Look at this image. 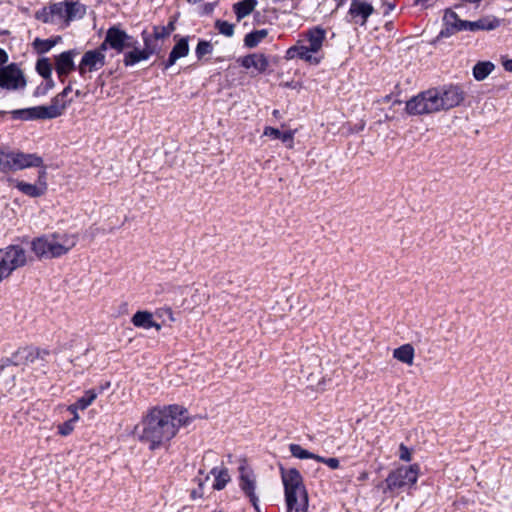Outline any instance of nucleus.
Here are the masks:
<instances>
[{"label": "nucleus", "instance_id": "3c124183", "mask_svg": "<svg viewBox=\"0 0 512 512\" xmlns=\"http://www.w3.org/2000/svg\"><path fill=\"white\" fill-rule=\"evenodd\" d=\"M44 80H45V82L43 83V85L46 87V89L49 92L55 86L54 80L52 79V75L49 76V78H44Z\"/></svg>", "mask_w": 512, "mask_h": 512}, {"label": "nucleus", "instance_id": "39448f33", "mask_svg": "<svg viewBox=\"0 0 512 512\" xmlns=\"http://www.w3.org/2000/svg\"><path fill=\"white\" fill-rule=\"evenodd\" d=\"M28 167H43V159L34 153L0 151V172L7 173Z\"/></svg>", "mask_w": 512, "mask_h": 512}, {"label": "nucleus", "instance_id": "6e6552de", "mask_svg": "<svg viewBox=\"0 0 512 512\" xmlns=\"http://www.w3.org/2000/svg\"><path fill=\"white\" fill-rule=\"evenodd\" d=\"M419 465L413 464L408 467L402 466L391 471L386 478V485L389 491H396L406 487H412L418 479Z\"/></svg>", "mask_w": 512, "mask_h": 512}, {"label": "nucleus", "instance_id": "aec40b11", "mask_svg": "<svg viewBox=\"0 0 512 512\" xmlns=\"http://www.w3.org/2000/svg\"><path fill=\"white\" fill-rule=\"evenodd\" d=\"M241 474H240V482L239 486L241 490L244 492V494L249 498L251 504L253 507L258 510V497L255 494V488H256V482L255 479L249 475L248 473H245L244 467L240 468Z\"/></svg>", "mask_w": 512, "mask_h": 512}, {"label": "nucleus", "instance_id": "4c0bfd02", "mask_svg": "<svg viewBox=\"0 0 512 512\" xmlns=\"http://www.w3.org/2000/svg\"><path fill=\"white\" fill-rule=\"evenodd\" d=\"M213 45L210 41L200 40L196 46L195 54L198 60H202L207 54H211Z\"/></svg>", "mask_w": 512, "mask_h": 512}, {"label": "nucleus", "instance_id": "a211bd4d", "mask_svg": "<svg viewBox=\"0 0 512 512\" xmlns=\"http://www.w3.org/2000/svg\"><path fill=\"white\" fill-rule=\"evenodd\" d=\"M189 37H182L180 38L176 44L173 46L168 59L162 62L163 69L167 70L171 66H173L176 61L180 58H183L188 55L189 53Z\"/></svg>", "mask_w": 512, "mask_h": 512}, {"label": "nucleus", "instance_id": "412c9836", "mask_svg": "<svg viewBox=\"0 0 512 512\" xmlns=\"http://www.w3.org/2000/svg\"><path fill=\"white\" fill-rule=\"evenodd\" d=\"M285 501L287 505V512H307L308 510V493L299 494H285Z\"/></svg>", "mask_w": 512, "mask_h": 512}, {"label": "nucleus", "instance_id": "cd10ccee", "mask_svg": "<svg viewBox=\"0 0 512 512\" xmlns=\"http://www.w3.org/2000/svg\"><path fill=\"white\" fill-rule=\"evenodd\" d=\"M268 35L267 29L255 30L245 35L244 45L247 48H255Z\"/></svg>", "mask_w": 512, "mask_h": 512}, {"label": "nucleus", "instance_id": "864d4df0", "mask_svg": "<svg viewBox=\"0 0 512 512\" xmlns=\"http://www.w3.org/2000/svg\"><path fill=\"white\" fill-rule=\"evenodd\" d=\"M78 409H79V407L77 406L76 402L68 406V411L73 415V417L78 416V413H77Z\"/></svg>", "mask_w": 512, "mask_h": 512}, {"label": "nucleus", "instance_id": "c756f323", "mask_svg": "<svg viewBox=\"0 0 512 512\" xmlns=\"http://www.w3.org/2000/svg\"><path fill=\"white\" fill-rule=\"evenodd\" d=\"M153 319V315L149 311H137L132 319L131 322L135 327L144 328V329H150L151 321Z\"/></svg>", "mask_w": 512, "mask_h": 512}, {"label": "nucleus", "instance_id": "a878e982", "mask_svg": "<svg viewBox=\"0 0 512 512\" xmlns=\"http://www.w3.org/2000/svg\"><path fill=\"white\" fill-rule=\"evenodd\" d=\"M414 356H415V349L409 343L403 344L400 347L394 349V351H393V357L395 359H397L398 361L405 363L407 365L413 364Z\"/></svg>", "mask_w": 512, "mask_h": 512}, {"label": "nucleus", "instance_id": "052dcab7", "mask_svg": "<svg viewBox=\"0 0 512 512\" xmlns=\"http://www.w3.org/2000/svg\"><path fill=\"white\" fill-rule=\"evenodd\" d=\"M428 0H415L416 5H424Z\"/></svg>", "mask_w": 512, "mask_h": 512}, {"label": "nucleus", "instance_id": "69168bd1", "mask_svg": "<svg viewBox=\"0 0 512 512\" xmlns=\"http://www.w3.org/2000/svg\"><path fill=\"white\" fill-rule=\"evenodd\" d=\"M273 114H274V115H278V110H274V111H273Z\"/></svg>", "mask_w": 512, "mask_h": 512}, {"label": "nucleus", "instance_id": "603ef678", "mask_svg": "<svg viewBox=\"0 0 512 512\" xmlns=\"http://www.w3.org/2000/svg\"><path fill=\"white\" fill-rule=\"evenodd\" d=\"M8 61V54L2 48H0V66L2 67Z\"/></svg>", "mask_w": 512, "mask_h": 512}, {"label": "nucleus", "instance_id": "5701e85b", "mask_svg": "<svg viewBox=\"0 0 512 512\" xmlns=\"http://www.w3.org/2000/svg\"><path fill=\"white\" fill-rule=\"evenodd\" d=\"M306 38L309 42L310 51L317 53L323 45L326 38V30L320 26L310 28L306 32Z\"/></svg>", "mask_w": 512, "mask_h": 512}, {"label": "nucleus", "instance_id": "423d86ee", "mask_svg": "<svg viewBox=\"0 0 512 512\" xmlns=\"http://www.w3.org/2000/svg\"><path fill=\"white\" fill-rule=\"evenodd\" d=\"M28 262L26 250L20 245H9L0 249V282Z\"/></svg>", "mask_w": 512, "mask_h": 512}, {"label": "nucleus", "instance_id": "7c9ffc66", "mask_svg": "<svg viewBox=\"0 0 512 512\" xmlns=\"http://www.w3.org/2000/svg\"><path fill=\"white\" fill-rule=\"evenodd\" d=\"M60 39L61 38L59 36L55 39H45V40L36 38L33 41L32 45L38 54H45V53L49 52L57 44V42Z\"/></svg>", "mask_w": 512, "mask_h": 512}, {"label": "nucleus", "instance_id": "2f4dec72", "mask_svg": "<svg viewBox=\"0 0 512 512\" xmlns=\"http://www.w3.org/2000/svg\"><path fill=\"white\" fill-rule=\"evenodd\" d=\"M494 69V64L486 61V62H478L473 67V76L476 80L482 81L484 80Z\"/></svg>", "mask_w": 512, "mask_h": 512}, {"label": "nucleus", "instance_id": "4be33fe9", "mask_svg": "<svg viewBox=\"0 0 512 512\" xmlns=\"http://www.w3.org/2000/svg\"><path fill=\"white\" fill-rule=\"evenodd\" d=\"M72 98H66L61 93H58L51 99L50 105L46 106L51 119L60 117L66 108L72 103Z\"/></svg>", "mask_w": 512, "mask_h": 512}, {"label": "nucleus", "instance_id": "9d476101", "mask_svg": "<svg viewBox=\"0 0 512 512\" xmlns=\"http://www.w3.org/2000/svg\"><path fill=\"white\" fill-rule=\"evenodd\" d=\"M49 355V351L40 350L37 348H21L18 349L11 357L2 358L0 361V368H7L10 365L20 366L34 363L36 360L41 359L45 361V357Z\"/></svg>", "mask_w": 512, "mask_h": 512}, {"label": "nucleus", "instance_id": "6ab92c4d", "mask_svg": "<svg viewBox=\"0 0 512 512\" xmlns=\"http://www.w3.org/2000/svg\"><path fill=\"white\" fill-rule=\"evenodd\" d=\"M240 65L245 69L254 68L258 73H264L268 66V58L262 53H253L238 59Z\"/></svg>", "mask_w": 512, "mask_h": 512}, {"label": "nucleus", "instance_id": "f3484780", "mask_svg": "<svg viewBox=\"0 0 512 512\" xmlns=\"http://www.w3.org/2000/svg\"><path fill=\"white\" fill-rule=\"evenodd\" d=\"M10 114L12 119L22 121L51 119L46 106L16 109L11 111Z\"/></svg>", "mask_w": 512, "mask_h": 512}, {"label": "nucleus", "instance_id": "f257e3e1", "mask_svg": "<svg viewBox=\"0 0 512 512\" xmlns=\"http://www.w3.org/2000/svg\"><path fill=\"white\" fill-rule=\"evenodd\" d=\"M188 422V411L182 406L153 407L134 427L133 435L154 451L166 446Z\"/></svg>", "mask_w": 512, "mask_h": 512}, {"label": "nucleus", "instance_id": "20e7f679", "mask_svg": "<svg viewBox=\"0 0 512 512\" xmlns=\"http://www.w3.org/2000/svg\"><path fill=\"white\" fill-rule=\"evenodd\" d=\"M405 110L410 115L431 114L443 110L441 108L440 90L435 87L420 92L406 102Z\"/></svg>", "mask_w": 512, "mask_h": 512}, {"label": "nucleus", "instance_id": "473e14b6", "mask_svg": "<svg viewBox=\"0 0 512 512\" xmlns=\"http://www.w3.org/2000/svg\"><path fill=\"white\" fill-rule=\"evenodd\" d=\"M264 135L272 137L274 139H280L282 142L286 143L293 140V133L290 131L281 132L279 129L274 127H265Z\"/></svg>", "mask_w": 512, "mask_h": 512}, {"label": "nucleus", "instance_id": "49530a36", "mask_svg": "<svg viewBox=\"0 0 512 512\" xmlns=\"http://www.w3.org/2000/svg\"><path fill=\"white\" fill-rule=\"evenodd\" d=\"M399 458L402 461L409 462L411 460V452L409 448L403 443L399 446Z\"/></svg>", "mask_w": 512, "mask_h": 512}, {"label": "nucleus", "instance_id": "c03bdc74", "mask_svg": "<svg viewBox=\"0 0 512 512\" xmlns=\"http://www.w3.org/2000/svg\"><path fill=\"white\" fill-rule=\"evenodd\" d=\"M152 35L155 40L165 39L169 36V31H167L163 26H154Z\"/></svg>", "mask_w": 512, "mask_h": 512}, {"label": "nucleus", "instance_id": "58836bf2", "mask_svg": "<svg viewBox=\"0 0 512 512\" xmlns=\"http://www.w3.org/2000/svg\"><path fill=\"white\" fill-rule=\"evenodd\" d=\"M66 10L67 3L66 0L63 2L53 3L49 6V13H52V16H57L60 19H63L66 22Z\"/></svg>", "mask_w": 512, "mask_h": 512}, {"label": "nucleus", "instance_id": "2eb2a0df", "mask_svg": "<svg viewBox=\"0 0 512 512\" xmlns=\"http://www.w3.org/2000/svg\"><path fill=\"white\" fill-rule=\"evenodd\" d=\"M106 64L105 54H100L98 51H86L77 67L79 74L85 76L87 72H94L101 69Z\"/></svg>", "mask_w": 512, "mask_h": 512}, {"label": "nucleus", "instance_id": "13d9d810", "mask_svg": "<svg viewBox=\"0 0 512 512\" xmlns=\"http://www.w3.org/2000/svg\"><path fill=\"white\" fill-rule=\"evenodd\" d=\"M167 31H169V35L174 31L175 25L173 21H170L168 25L163 26Z\"/></svg>", "mask_w": 512, "mask_h": 512}, {"label": "nucleus", "instance_id": "4468645a", "mask_svg": "<svg viewBox=\"0 0 512 512\" xmlns=\"http://www.w3.org/2000/svg\"><path fill=\"white\" fill-rule=\"evenodd\" d=\"M440 90L441 108L449 110L459 106L465 98L463 89L458 85H443Z\"/></svg>", "mask_w": 512, "mask_h": 512}, {"label": "nucleus", "instance_id": "680f3d73", "mask_svg": "<svg viewBox=\"0 0 512 512\" xmlns=\"http://www.w3.org/2000/svg\"><path fill=\"white\" fill-rule=\"evenodd\" d=\"M14 380H15V375H12L10 383H8L9 387H13L14 386Z\"/></svg>", "mask_w": 512, "mask_h": 512}, {"label": "nucleus", "instance_id": "ddd939ff", "mask_svg": "<svg viewBox=\"0 0 512 512\" xmlns=\"http://www.w3.org/2000/svg\"><path fill=\"white\" fill-rule=\"evenodd\" d=\"M374 11V7L370 3L361 0H352L347 13L348 22L364 26Z\"/></svg>", "mask_w": 512, "mask_h": 512}, {"label": "nucleus", "instance_id": "c85d7f7f", "mask_svg": "<svg viewBox=\"0 0 512 512\" xmlns=\"http://www.w3.org/2000/svg\"><path fill=\"white\" fill-rule=\"evenodd\" d=\"M211 474L215 476L213 488L215 490H222L226 484L230 481V475L226 468L218 469L214 467L211 469Z\"/></svg>", "mask_w": 512, "mask_h": 512}, {"label": "nucleus", "instance_id": "09e8293b", "mask_svg": "<svg viewBox=\"0 0 512 512\" xmlns=\"http://www.w3.org/2000/svg\"><path fill=\"white\" fill-rule=\"evenodd\" d=\"M47 93H48V90L43 85V83H41L39 86L36 87V89H35V91L33 93V96L34 97L45 96Z\"/></svg>", "mask_w": 512, "mask_h": 512}, {"label": "nucleus", "instance_id": "9b49d317", "mask_svg": "<svg viewBox=\"0 0 512 512\" xmlns=\"http://www.w3.org/2000/svg\"><path fill=\"white\" fill-rule=\"evenodd\" d=\"M106 32L110 38L112 50L116 54L124 55L127 51L134 49L135 45L138 44V41L123 30L120 25H113L109 27Z\"/></svg>", "mask_w": 512, "mask_h": 512}, {"label": "nucleus", "instance_id": "e433bc0d", "mask_svg": "<svg viewBox=\"0 0 512 512\" xmlns=\"http://www.w3.org/2000/svg\"><path fill=\"white\" fill-rule=\"evenodd\" d=\"M312 51H310V48L304 45H300V51L298 53V58L301 60H304L310 64L317 65L321 61V57H316L312 55Z\"/></svg>", "mask_w": 512, "mask_h": 512}, {"label": "nucleus", "instance_id": "f03ea898", "mask_svg": "<svg viewBox=\"0 0 512 512\" xmlns=\"http://www.w3.org/2000/svg\"><path fill=\"white\" fill-rule=\"evenodd\" d=\"M56 239L57 234H53L51 237H36L30 243L31 251L38 259L59 258L67 254L77 242L75 235H65L62 238V242H58Z\"/></svg>", "mask_w": 512, "mask_h": 512}, {"label": "nucleus", "instance_id": "393cba45", "mask_svg": "<svg viewBox=\"0 0 512 512\" xmlns=\"http://www.w3.org/2000/svg\"><path fill=\"white\" fill-rule=\"evenodd\" d=\"M66 24L68 25L71 21L81 19L86 14V6L78 1L66 0Z\"/></svg>", "mask_w": 512, "mask_h": 512}, {"label": "nucleus", "instance_id": "0e129e2a", "mask_svg": "<svg viewBox=\"0 0 512 512\" xmlns=\"http://www.w3.org/2000/svg\"><path fill=\"white\" fill-rule=\"evenodd\" d=\"M394 7H395V6H394V5H392V4H389V5H388L389 10H393V9H394Z\"/></svg>", "mask_w": 512, "mask_h": 512}, {"label": "nucleus", "instance_id": "8fccbe9b", "mask_svg": "<svg viewBox=\"0 0 512 512\" xmlns=\"http://www.w3.org/2000/svg\"><path fill=\"white\" fill-rule=\"evenodd\" d=\"M202 496H203V483L200 481L199 488L191 491V498L197 499V498H202Z\"/></svg>", "mask_w": 512, "mask_h": 512}, {"label": "nucleus", "instance_id": "a18cd8bd", "mask_svg": "<svg viewBox=\"0 0 512 512\" xmlns=\"http://www.w3.org/2000/svg\"><path fill=\"white\" fill-rule=\"evenodd\" d=\"M108 49L112 50V45L110 38L106 32L103 42L96 49H93V51H98L100 52V54H105V51H107Z\"/></svg>", "mask_w": 512, "mask_h": 512}, {"label": "nucleus", "instance_id": "bb28decb", "mask_svg": "<svg viewBox=\"0 0 512 512\" xmlns=\"http://www.w3.org/2000/svg\"><path fill=\"white\" fill-rule=\"evenodd\" d=\"M257 5V0H242L233 5V11L236 15L237 21H241L243 18L253 12Z\"/></svg>", "mask_w": 512, "mask_h": 512}, {"label": "nucleus", "instance_id": "ea45409f", "mask_svg": "<svg viewBox=\"0 0 512 512\" xmlns=\"http://www.w3.org/2000/svg\"><path fill=\"white\" fill-rule=\"evenodd\" d=\"M215 28L219 31V33L225 35L226 37H232L234 35V25L227 21L216 20Z\"/></svg>", "mask_w": 512, "mask_h": 512}, {"label": "nucleus", "instance_id": "b1692460", "mask_svg": "<svg viewBox=\"0 0 512 512\" xmlns=\"http://www.w3.org/2000/svg\"><path fill=\"white\" fill-rule=\"evenodd\" d=\"M15 187L19 191H21L23 194H25L29 197H33V198L40 197V196L44 195L47 190L46 182H44L42 184L35 185V184L26 183L24 181H17Z\"/></svg>", "mask_w": 512, "mask_h": 512}, {"label": "nucleus", "instance_id": "72a5a7b5", "mask_svg": "<svg viewBox=\"0 0 512 512\" xmlns=\"http://www.w3.org/2000/svg\"><path fill=\"white\" fill-rule=\"evenodd\" d=\"M35 69L37 73L43 78H49L52 75V64L49 58L42 57L36 62Z\"/></svg>", "mask_w": 512, "mask_h": 512}, {"label": "nucleus", "instance_id": "0eeeda50", "mask_svg": "<svg viewBox=\"0 0 512 512\" xmlns=\"http://www.w3.org/2000/svg\"><path fill=\"white\" fill-rule=\"evenodd\" d=\"M141 36L144 47L140 48L139 45L136 44L134 49L124 54L123 64L125 67L134 66L141 61L148 60L152 55H158L160 53L157 40L154 39L152 34L144 30Z\"/></svg>", "mask_w": 512, "mask_h": 512}, {"label": "nucleus", "instance_id": "37998d69", "mask_svg": "<svg viewBox=\"0 0 512 512\" xmlns=\"http://www.w3.org/2000/svg\"><path fill=\"white\" fill-rule=\"evenodd\" d=\"M315 460L317 462H321V463L326 464L331 469H338L339 466H340L339 460L337 458H334V457H332V458H325V457L317 455V457H315Z\"/></svg>", "mask_w": 512, "mask_h": 512}, {"label": "nucleus", "instance_id": "de8ad7c7", "mask_svg": "<svg viewBox=\"0 0 512 512\" xmlns=\"http://www.w3.org/2000/svg\"><path fill=\"white\" fill-rule=\"evenodd\" d=\"M300 51V46L298 45H295V46H292L290 47L287 51H286V58L287 59H292L294 57H298V53Z\"/></svg>", "mask_w": 512, "mask_h": 512}, {"label": "nucleus", "instance_id": "4d7b16f0", "mask_svg": "<svg viewBox=\"0 0 512 512\" xmlns=\"http://www.w3.org/2000/svg\"><path fill=\"white\" fill-rule=\"evenodd\" d=\"M503 66L506 71L512 72V59L506 60L503 62Z\"/></svg>", "mask_w": 512, "mask_h": 512}, {"label": "nucleus", "instance_id": "79ce46f5", "mask_svg": "<svg viewBox=\"0 0 512 512\" xmlns=\"http://www.w3.org/2000/svg\"><path fill=\"white\" fill-rule=\"evenodd\" d=\"M35 17L43 23H53V16L52 13H49V7H44L42 10L37 11Z\"/></svg>", "mask_w": 512, "mask_h": 512}, {"label": "nucleus", "instance_id": "dca6fc26", "mask_svg": "<svg viewBox=\"0 0 512 512\" xmlns=\"http://www.w3.org/2000/svg\"><path fill=\"white\" fill-rule=\"evenodd\" d=\"M75 55V50H68L60 53L55 57V70L62 82H64V78L69 73L76 70V66L73 60Z\"/></svg>", "mask_w": 512, "mask_h": 512}, {"label": "nucleus", "instance_id": "bf43d9fd", "mask_svg": "<svg viewBox=\"0 0 512 512\" xmlns=\"http://www.w3.org/2000/svg\"><path fill=\"white\" fill-rule=\"evenodd\" d=\"M151 324L150 325V328H155L157 331H160L161 330V325L157 322H155L153 319L151 321Z\"/></svg>", "mask_w": 512, "mask_h": 512}, {"label": "nucleus", "instance_id": "a19ab883", "mask_svg": "<svg viewBox=\"0 0 512 512\" xmlns=\"http://www.w3.org/2000/svg\"><path fill=\"white\" fill-rule=\"evenodd\" d=\"M79 419V416H74L71 419L58 425V433L62 436H68L74 430V424Z\"/></svg>", "mask_w": 512, "mask_h": 512}, {"label": "nucleus", "instance_id": "5fc2aeb1", "mask_svg": "<svg viewBox=\"0 0 512 512\" xmlns=\"http://www.w3.org/2000/svg\"><path fill=\"white\" fill-rule=\"evenodd\" d=\"M45 179H46V170H45V167H43V169L41 171H39V175H38L39 184L46 182Z\"/></svg>", "mask_w": 512, "mask_h": 512}, {"label": "nucleus", "instance_id": "f704fd0d", "mask_svg": "<svg viewBox=\"0 0 512 512\" xmlns=\"http://www.w3.org/2000/svg\"><path fill=\"white\" fill-rule=\"evenodd\" d=\"M289 450L293 457L298 459H314L317 457L316 454L309 452L308 450L302 448L299 444H290Z\"/></svg>", "mask_w": 512, "mask_h": 512}, {"label": "nucleus", "instance_id": "1a4fd4ad", "mask_svg": "<svg viewBox=\"0 0 512 512\" xmlns=\"http://www.w3.org/2000/svg\"><path fill=\"white\" fill-rule=\"evenodd\" d=\"M27 80L23 71L16 63H10L0 67V89L7 91H15L24 89Z\"/></svg>", "mask_w": 512, "mask_h": 512}, {"label": "nucleus", "instance_id": "e2e57ef3", "mask_svg": "<svg viewBox=\"0 0 512 512\" xmlns=\"http://www.w3.org/2000/svg\"><path fill=\"white\" fill-rule=\"evenodd\" d=\"M75 95H76L77 97L81 96V92H80V90H76Z\"/></svg>", "mask_w": 512, "mask_h": 512}, {"label": "nucleus", "instance_id": "c9c22d12", "mask_svg": "<svg viewBox=\"0 0 512 512\" xmlns=\"http://www.w3.org/2000/svg\"><path fill=\"white\" fill-rule=\"evenodd\" d=\"M98 393L94 389L85 391L84 395L80 397L76 403L80 410H85L97 398Z\"/></svg>", "mask_w": 512, "mask_h": 512}, {"label": "nucleus", "instance_id": "6e6d98bb", "mask_svg": "<svg viewBox=\"0 0 512 512\" xmlns=\"http://www.w3.org/2000/svg\"><path fill=\"white\" fill-rule=\"evenodd\" d=\"M72 92V84L71 82L60 92L62 95H64L66 98L68 95Z\"/></svg>", "mask_w": 512, "mask_h": 512}, {"label": "nucleus", "instance_id": "f8f14e48", "mask_svg": "<svg viewBox=\"0 0 512 512\" xmlns=\"http://www.w3.org/2000/svg\"><path fill=\"white\" fill-rule=\"evenodd\" d=\"M281 479L284 485V493L292 494L299 493L305 494L307 493L306 487L303 482V477L300 474L299 470L296 468L284 469L280 468Z\"/></svg>", "mask_w": 512, "mask_h": 512}, {"label": "nucleus", "instance_id": "7ed1b4c3", "mask_svg": "<svg viewBox=\"0 0 512 512\" xmlns=\"http://www.w3.org/2000/svg\"><path fill=\"white\" fill-rule=\"evenodd\" d=\"M444 24L446 26V32L441 31L440 35H451L459 31H478L485 30L491 31L498 28L501 24V20L496 17H483L477 21H466L461 20L458 15L451 9H447L443 17Z\"/></svg>", "mask_w": 512, "mask_h": 512}]
</instances>
